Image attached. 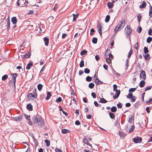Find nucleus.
Returning a JSON list of instances; mask_svg holds the SVG:
<instances>
[{
	"label": "nucleus",
	"mask_w": 152,
	"mask_h": 152,
	"mask_svg": "<svg viewBox=\"0 0 152 152\" xmlns=\"http://www.w3.org/2000/svg\"><path fill=\"white\" fill-rule=\"evenodd\" d=\"M32 120L34 124H37V125L39 126L44 124V121L42 118L39 116L37 115L34 116L32 118Z\"/></svg>",
	"instance_id": "1"
},
{
	"label": "nucleus",
	"mask_w": 152,
	"mask_h": 152,
	"mask_svg": "<svg viewBox=\"0 0 152 152\" xmlns=\"http://www.w3.org/2000/svg\"><path fill=\"white\" fill-rule=\"evenodd\" d=\"M125 20L124 19L122 20L117 25L114 29L115 31H117L121 29L124 26Z\"/></svg>",
	"instance_id": "2"
},
{
	"label": "nucleus",
	"mask_w": 152,
	"mask_h": 152,
	"mask_svg": "<svg viewBox=\"0 0 152 152\" xmlns=\"http://www.w3.org/2000/svg\"><path fill=\"white\" fill-rule=\"evenodd\" d=\"M125 35L127 37H129L131 34L132 32V29L130 28V26H128L125 30Z\"/></svg>",
	"instance_id": "3"
},
{
	"label": "nucleus",
	"mask_w": 152,
	"mask_h": 152,
	"mask_svg": "<svg viewBox=\"0 0 152 152\" xmlns=\"http://www.w3.org/2000/svg\"><path fill=\"white\" fill-rule=\"evenodd\" d=\"M127 97L129 99H131V102H134L136 99V97L133 96L132 94L131 93L128 94Z\"/></svg>",
	"instance_id": "4"
},
{
	"label": "nucleus",
	"mask_w": 152,
	"mask_h": 152,
	"mask_svg": "<svg viewBox=\"0 0 152 152\" xmlns=\"http://www.w3.org/2000/svg\"><path fill=\"white\" fill-rule=\"evenodd\" d=\"M142 139L141 138L137 137H134L133 139V142L135 143H139L142 142Z\"/></svg>",
	"instance_id": "5"
},
{
	"label": "nucleus",
	"mask_w": 152,
	"mask_h": 152,
	"mask_svg": "<svg viewBox=\"0 0 152 152\" xmlns=\"http://www.w3.org/2000/svg\"><path fill=\"white\" fill-rule=\"evenodd\" d=\"M37 96V94H36L35 95H33L31 93H29L27 95V97L29 99L33 100L36 98Z\"/></svg>",
	"instance_id": "6"
},
{
	"label": "nucleus",
	"mask_w": 152,
	"mask_h": 152,
	"mask_svg": "<svg viewBox=\"0 0 152 152\" xmlns=\"http://www.w3.org/2000/svg\"><path fill=\"white\" fill-rule=\"evenodd\" d=\"M140 76L141 78H142L143 80H145L146 79V76L145 71L142 70L140 74Z\"/></svg>",
	"instance_id": "7"
},
{
	"label": "nucleus",
	"mask_w": 152,
	"mask_h": 152,
	"mask_svg": "<svg viewBox=\"0 0 152 152\" xmlns=\"http://www.w3.org/2000/svg\"><path fill=\"white\" fill-rule=\"evenodd\" d=\"M31 56V54L29 52H27L25 55H21V56L22 58H28Z\"/></svg>",
	"instance_id": "8"
},
{
	"label": "nucleus",
	"mask_w": 152,
	"mask_h": 152,
	"mask_svg": "<svg viewBox=\"0 0 152 152\" xmlns=\"http://www.w3.org/2000/svg\"><path fill=\"white\" fill-rule=\"evenodd\" d=\"M12 81L14 83V85H15L16 81V78L18 75V74L17 73H13L12 75Z\"/></svg>",
	"instance_id": "9"
},
{
	"label": "nucleus",
	"mask_w": 152,
	"mask_h": 152,
	"mask_svg": "<svg viewBox=\"0 0 152 152\" xmlns=\"http://www.w3.org/2000/svg\"><path fill=\"white\" fill-rule=\"evenodd\" d=\"M97 28H98V31L100 35L101 36L102 34V24L100 23H99L98 24V25L97 26Z\"/></svg>",
	"instance_id": "10"
},
{
	"label": "nucleus",
	"mask_w": 152,
	"mask_h": 152,
	"mask_svg": "<svg viewBox=\"0 0 152 152\" xmlns=\"http://www.w3.org/2000/svg\"><path fill=\"white\" fill-rule=\"evenodd\" d=\"M120 93V90L118 91H116L115 92V95H114L113 96V98L114 99H115L117 98L119 96Z\"/></svg>",
	"instance_id": "11"
},
{
	"label": "nucleus",
	"mask_w": 152,
	"mask_h": 152,
	"mask_svg": "<svg viewBox=\"0 0 152 152\" xmlns=\"http://www.w3.org/2000/svg\"><path fill=\"white\" fill-rule=\"evenodd\" d=\"M23 117V116L22 115H20L18 117H15L14 118L15 121H21L22 120Z\"/></svg>",
	"instance_id": "12"
},
{
	"label": "nucleus",
	"mask_w": 152,
	"mask_h": 152,
	"mask_svg": "<svg viewBox=\"0 0 152 152\" xmlns=\"http://www.w3.org/2000/svg\"><path fill=\"white\" fill-rule=\"evenodd\" d=\"M44 41L45 45L48 46L49 42V39L45 37L44 38Z\"/></svg>",
	"instance_id": "13"
},
{
	"label": "nucleus",
	"mask_w": 152,
	"mask_h": 152,
	"mask_svg": "<svg viewBox=\"0 0 152 152\" xmlns=\"http://www.w3.org/2000/svg\"><path fill=\"white\" fill-rule=\"evenodd\" d=\"M11 21L13 24H15L17 23V20L15 17H12L11 19Z\"/></svg>",
	"instance_id": "14"
},
{
	"label": "nucleus",
	"mask_w": 152,
	"mask_h": 152,
	"mask_svg": "<svg viewBox=\"0 0 152 152\" xmlns=\"http://www.w3.org/2000/svg\"><path fill=\"white\" fill-rule=\"evenodd\" d=\"M110 53V49H107L104 53V57L105 58L107 57Z\"/></svg>",
	"instance_id": "15"
},
{
	"label": "nucleus",
	"mask_w": 152,
	"mask_h": 152,
	"mask_svg": "<svg viewBox=\"0 0 152 152\" xmlns=\"http://www.w3.org/2000/svg\"><path fill=\"white\" fill-rule=\"evenodd\" d=\"M33 106L31 104H28L27 105V109L29 111H31L33 110Z\"/></svg>",
	"instance_id": "16"
},
{
	"label": "nucleus",
	"mask_w": 152,
	"mask_h": 152,
	"mask_svg": "<svg viewBox=\"0 0 152 152\" xmlns=\"http://www.w3.org/2000/svg\"><path fill=\"white\" fill-rule=\"evenodd\" d=\"M145 82L144 80H142L139 83V86L141 88L143 87L145 85Z\"/></svg>",
	"instance_id": "17"
},
{
	"label": "nucleus",
	"mask_w": 152,
	"mask_h": 152,
	"mask_svg": "<svg viewBox=\"0 0 152 152\" xmlns=\"http://www.w3.org/2000/svg\"><path fill=\"white\" fill-rule=\"evenodd\" d=\"M33 64L31 62H29L27 65V66L26 67V68L27 69L29 70L30 69V67L33 66Z\"/></svg>",
	"instance_id": "18"
},
{
	"label": "nucleus",
	"mask_w": 152,
	"mask_h": 152,
	"mask_svg": "<svg viewBox=\"0 0 152 152\" xmlns=\"http://www.w3.org/2000/svg\"><path fill=\"white\" fill-rule=\"evenodd\" d=\"M70 132L69 130L66 129H63L62 130L61 133L63 134H67Z\"/></svg>",
	"instance_id": "19"
},
{
	"label": "nucleus",
	"mask_w": 152,
	"mask_h": 152,
	"mask_svg": "<svg viewBox=\"0 0 152 152\" xmlns=\"http://www.w3.org/2000/svg\"><path fill=\"white\" fill-rule=\"evenodd\" d=\"M36 31H38V33H40L42 31V29L40 27V25L39 24L37 27Z\"/></svg>",
	"instance_id": "20"
},
{
	"label": "nucleus",
	"mask_w": 152,
	"mask_h": 152,
	"mask_svg": "<svg viewBox=\"0 0 152 152\" xmlns=\"http://www.w3.org/2000/svg\"><path fill=\"white\" fill-rule=\"evenodd\" d=\"M107 5L109 8L111 9L113 7V2H109L107 3Z\"/></svg>",
	"instance_id": "21"
},
{
	"label": "nucleus",
	"mask_w": 152,
	"mask_h": 152,
	"mask_svg": "<svg viewBox=\"0 0 152 152\" xmlns=\"http://www.w3.org/2000/svg\"><path fill=\"white\" fill-rule=\"evenodd\" d=\"M144 57L146 60H149L150 59V56L148 53L144 55Z\"/></svg>",
	"instance_id": "22"
},
{
	"label": "nucleus",
	"mask_w": 152,
	"mask_h": 152,
	"mask_svg": "<svg viewBox=\"0 0 152 152\" xmlns=\"http://www.w3.org/2000/svg\"><path fill=\"white\" fill-rule=\"evenodd\" d=\"M146 6V3L144 1H143L141 5L140 6V8H142L145 7Z\"/></svg>",
	"instance_id": "23"
},
{
	"label": "nucleus",
	"mask_w": 152,
	"mask_h": 152,
	"mask_svg": "<svg viewBox=\"0 0 152 152\" xmlns=\"http://www.w3.org/2000/svg\"><path fill=\"white\" fill-rule=\"evenodd\" d=\"M95 82L96 84H101L102 83V82L100 81L99 80L98 78H96V79L95 80Z\"/></svg>",
	"instance_id": "24"
},
{
	"label": "nucleus",
	"mask_w": 152,
	"mask_h": 152,
	"mask_svg": "<svg viewBox=\"0 0 152 152\" xmlns=\"http://www.w3.org/2000/svg\"><path fill=\"white\" fill-rule=\"evenodd\" d=\"M109 115L110 118L112 119H114L115 118V115L113 113L111 112H109Z\"/></svg>",
	"instance_id": "25"
},
{
	"label": "nucleus",
	"mask_w": 152,
	"mask_h": 152,
	"mask_svg": "<svg viewBox=\"0 0 152 152\" xmlns=\"http://www.w3.org/2000/svg\"><path fill=\"white\" fill-rule=\"evenodd\" d=\"M117 108L115 106H113L111 108V111L112 112L115 113L117 111Z\"/></svg>",
	"instance_id": "26"
},
{
	"label": "nucleus",
	"mask_w": 152,
	"mask_h": 152,
	"mask_svg": "<svg viewBox=\"0 0 152 152\" xmlns=\"http://www.w3.org/2000/svg\"><path fill=\"white\" fill-rule=\"evenodd\" d=\"M51 96V95L50 94V93L49 92H48L47 94V96L46 98V100H48L50 99V96Z\"/></svg>",
	"instance_id": "27"
},
{
	"label": "nucleus",
	"mask_w": 152,
	"mask_h": 152,
	"mask_svg": "<svg viewBox=\"0 0 152 152\" xmlns=\"http://www.w3.org/2000/svg\"><path fill=\"white\" fill-rule=\"evenodd\" d=\"M45 143H46V146L48 147L50 145V141L46 139L45 140Z\"/></svg>",
	"instance_id": "28"
},
{
	"label": "nucleus",
	"mask_w": 152,
	"mask_h": 152,
	"mask_svg": "<svg viewBox=\"0 0 152 152\" xmlns=\"http://www.w3.org/2000/svg\"><path fill=\"white\" fill-rule=\"evenodd\" d=\"M43 87V85L41 84H39L37 85V88L39 91H40Z\"/></svg>",
	"instance_id": "29"
},
{
	"label": "nucleus",
	"mask_w": 152,
	"mask_h": 152,
	"mask_svg": "<svg viewBox=\"0 0 152 152\" xmlns=\"http://www.w3.org/2000/svg\"><path fill=\"white\" fill-rule=\"evenodd\" d=\"M107 102V101L103 98H102L101 99H100V100L99 101V102L103 103H106Z\"/></svg>",
	"instance_id": "30"
},
{
	"label": "nucleus",
	"mask_w": 152,
	"mask_h": 152,
	"mask_svg": "<svg viewBox=\"0 0 152 152\" xmlns=\"http://www.w3.org/2000/svg\"><path fill=\"white\" fill-rule=\"evenodd\" d=\"M149 14L150 18H152V7L151 5H150V9L149 12Z\"/></svg>",
	"instance_id": "31"
},
{
	"label": "nucleus",
	"mask_w": 152,
	"mask_h": 152,
	"mask_svg": "<svg viewBox=\"0 0 152 152\" xmlns=\"http://www.w3.org/2000/svg\"><path fill=\"white\" fill-rule=\"evenodd\" d=\"M83 142L86 144L90 145V144L89 143L87 139L86 138H85L83 140Z\"/></svg>",
	"instance_id": "32"
},
{
	"label": "nucleus",
	"mask_w": 152,
	"mask_h": 152,
	"mask_svg": "<svg viewBox=\"0 0 152 152\" xmlns=\"http://www.w3.org/2000/svg\"><path fill=\"white\" fill-rule=\"evenodd\" d=\"M133 118L132 115H131L129 118L128 122H129L132 124Z\"/></svg>",
	"instance_id": "33"
},
{
	"label": "nucleus",
	"mask_w": 152,
	"mask_h": 152,
	"mask_svg": "<svg viewBox=\"0 0 152 152\" xmlns=\"http://www.w3.org/2000/svg\"><path fill=\"white\" fill-rule=\"evenodd\" d=\"M119 134L120 137H124L126 136L125 133L121 132H119Z\"/></svg>",
	"instance_id": "34"
},
{
	"label": "nucleus",
	"mask_w": 152,
	"mask_h": 152,
	"mask_svg": "<svg viewBox=\"0 0 152 152\" xmlns=\"http://www.w3.org/2000/svg\"><path fill=\"white\" fill-rule=\"evenodd\" d=\"M110 15H107L106 16L105 19V22H106L107 23L110 20Z\"/></svg>",
	"instance_id": "35"
},
{
	"label": "nucleus",
	"mask_w": 152,
	"mask_h": 152,
	"mask_svg": "<svg viewBox=\"0 0 152 152\" xmlns=\"http://www.w3.org/2000/svg\"><path fill=\"white\" fill-rule=\"evenodd\" d=\"M88 86L90 88L92 89L94 86V85L93 83H91L89 84Z\"/></svg>",
	"instance_id": "36"
},
{
	"label": "nucleus",
	"mask_w": 152,
	"mask_h": 152,
	"mask_svg": "<svg viewBox=\"0 0 152 152\" xmlns=\"http://www.w3.org/2000/svg\"><path fill=\"white\" fill-rule=\"evenodd\" d=\"M144 53L145 54L147 53L148 52H149L148 50V48L145 47L144 48Z\"/></svg>",
	"instance_id": "37"
},
{
	"label": "nucleus",
	"mask_w": 152,
	"mask_h": 152,
	"mask_svg": "<svg viewBox=\"0 0 152 152\" xmlns=\"http://www.w3.org/2000/svg\"><path fill=\"white\" fill-rule=\"evenodd\" d=\"M147 42L149 43L152 41V38L151 37H148L147 39Z\"/></svg>",
	"instance_id": "38"
},
{
	"label": "nucleus",
	"mask_w": 152,
	"mask_h": 152,
	"mask_svg": "<svg viewBox=\"0 0 152 152\" xmlns=\"http://www.w3.org/2000/svg\"><path fill=\"white\" fill-rule=\"evenodd\" d=\"M97 39L96 37H94L92 39V42L94 44L97 43Z\"/></svg>",
	"instance_id": "39"
},
{
	"label": "nucleus",
	"mask_w": 152,
	"mask_h": 152,
	"mask_svg": "<svg viewBox=\"0 0 152 152\" xmlns=\"http://www.w3.org/2000/svg\"><path fill=\"white\" fill-rule=\"evenodd\" d=\"M134 125L132 126H131L130 129L129 131V133H130L132 132L134 130Z\"/></svg>",
	"instance_id": "40"
},
{
	"label": "nucleus",
	"mask_w": 152,
	"mask_h": 152,
	"mask_svg": "<svg viewBox=\"0 0 152 152\" xmlns=\"http://www.w3.org/2000/svg\"><path fill=\"white\" fill-rule=\"evenodd\" d=\"M84 66V61L83 60H82L80 64V67H83Z\"/></svg>",
	"instance_id": "41"
},
{
	"label": "nucleus",
	"mask_w": 152,
	"mask_h": 152,
	"mask_svg": "<svg viewBox=\"0 0 152 152\" xmlns=\"http://www.w3.org/2000/svg\"><path fill=\"white\" fill-rule=\"evenodd\" d=\"M8 77V75H5L3 76L2 77V80H5Z\"/></svg>",
	"instance_id": "42"
},
{
	"label": "nucleus",
	"mask_w": 152,
	"mask_h": 152,
	"mask_svg": "<svg viewBox=\"0 0 152 152\" xmlns=\"http://www.w3.org/2000/svg\"><path fill=\"white\" fill-rule=\"evenodd\" d=\"M136 89V88H131L129 89V93L133 92H134Z\"/></svg>",
	"instance_id": "43"
},
{
	"label": "nucleus",
	"mask_w": 152,
	"mask_h": 152,
	"mask_svg": "<svg viewBox=\"0 0 152 152\" xmlns=\"http://www.w3.org/2000/svg\"><path fill=\"white\" fill-rule=\"evenodd\" d=\"M24 116L27 120L29 121L30 120V115H27L26 114H24Z\"/></svg>",
	"instance_id": "44"
},
{
	"label": "nucleus",
	"mask_w": 152,
	"mask_h": 152,
	"mask_svg": "<svg viewBox=\"0 0 152 152\" xmlns=\"http://www.w3.org/2000/svg\"><path fill=\"white\" fill-rule=\"evenodd\" d=\"M73 21H75L76 20V19L77 16H78V14L75 15V14H73Z\"/></svg>",
	"instance_id": "45"
},
{
	"label": "nucleus",
	"mask_w": 152,
	"mask_h": 152,
	"mask_svg": "<svg viewBox=\"0 0 152 152\" xmlns=\"http://www.w3.org/2000/svg\"><path fill=\"white\" fill-rule=\"evenodd\" d=\"M86 80L87 81L90 82L92 78L89 76H88L86 77Z\"/></svg>",
	"instance_id": "46"
},
{
	"label": "nucleus",
	"mask_w": 152,
	"mask_h": 152,
	"mask_svg": "<svg viewBox=\"0 0 152 152\" xmlns=\"http://www.w3.org/2000/svg\"><path fill=\"white\" fill-rule=\"evenodd\" d=\"M10 22L9 19H8L7 21V29H9L10 28Z\"/></svg>",
	"instance_id": "47"
},
{
	"label": "nucleus",
	"mask_w": 152,
	"mask_h": 152,
	"mask_svg": "<svg viewBox=\"0 0 152 152\" xmlns=\"http://www.w3.org/2000/svg\"><path fill=\"white\" fill-rule=\"evenodd\" d=\"M87 52V50H83L81 51L80 52V54L81 55H84L85 53H86Z\"/></svg>",
	"instance_id": "48"
},
{
	"label": "nucleus",
	"mask_w": 152,
	"mask_h": 152,
	"mask_svg": "<svg viewBox=\"0 0 152 152\" xmlns=\"http://www.w3.org/2000/svg\"><path fill=\"white\" fill-rule=\"evenodd\" d=\"M137 20L139 22H140V20L141 19V16L140 14H138L137 15Z\"/></svg>",
	"instance_id": "49"
},
{
	"label": "nucleus",
	"mask_w": 152,
	"mask_h": 152,
	"mask_svg": "<svg viewBox=\"0 0 152 152\" xmlns=\"http://www.w3.org/2000/svg\"><path fill=\"white\" fill-rule=\"evenodd\" d=\"M133 51L132 50V49H131L129 53V54L128 56V57L129 58H130L131 55L132 54Z\"/></svg>",
	"instance_id": "50"
},
{
	"label": "nucleus",
	"mask_w": 152,
	"mask_h": 152,
	"mask_svg": "<svg viewBox=\"0 0 152 152\" xmlns=\"http://www.w3.org/2000/svg\"><path fill=\"white\" fill-rule=\"evenodd\" d=\"M84 72L88 74L89 73L90 70L86 68L84 69Z\"/></svg>",
	"instance_id": "51"
},
{
	"label": "nucleus",
	"mask_w": 152,
	"mask_h": 152,
	"mask_svg": "<svg viewBox=\"0 0 152 152\" xmlns=\"http://www.w3.org/2000/svg\"><path fill=\"white\" fill-rule=\"evenodd\" d=\"M62 101V98L61 97H59L58 99H57L56 100V102L57 103H58V102H61Z\"/></svg>",
	"instance_id": "52"
},
{
	"label": "nucleus",
	"mask_w": 152,
	"mask_h": 152,
	"mask_svg": "<svg viewBox=\"0 0 152 152\" xmlns=\"http://www.w3.org/2000/svg\"><path fill=\"white\" fill-rule=\"evenodd\" d=\"M142 30V28L140 26V27L139 26L138 28V30H137V32L138 33H140L141 32Z\"/></svg>",
	"instance_id": "53"
},
{
	"label": "nucleus",
	"mask_w": 152,
	"mask_h": 152,
	"mask_svg": "<svg viewBox=\"0 0 152 152\" xmlns=\"http://www.w3.org/2000/svg\"><path fill=\"white\" fill-rule=\"evenodd\" d=\"M92 96L94 98H95L96 97V95L95 93L94 92H92L91 94Z\"/></svg>",
	"instance_id": "54"
},
{
	"label": "nucleus",
	"mask_w": 152,
	"mask_h": 152,
	"mask_svg": "<svg viewBox=\"0 0 152 152\" xmlns=\"http://www.w3.org/2000/svg\"><path fill=\"white\" fill-rule=\"evenodd\" d=\"M117 107L119 108H121L122 107V104L121 103H119L117 104Z\"/></svg>",
	"instance_id": "55"
},
{
	"label": "nucleus",
	"mask_w": 152,
	"mask_h": 152,
	"mask_svg": "<svg viewBox=\"0 0 152 152\" xmlns=\"http://www.w3.org/2000/svg\"><path fill=\"white\" fill-rule=\"evenodd\" d=\"M106 58V61L108 63H110L111 62V59L110 58L107 57Z\"/></svg>",
	"instance_id": "56"
},
{
	"label": "nucleus",
	"mask_w": 152,
	"mask_h": 152,
	"mask_svg": "<svg viewBox=\"0 0 152 152\" xmlns=\"http://www.w3.org/2000/svg\"><path fill=\"white\" fill-rule=\"evenodd\" d=\"M134 48L136 50L138 49V42L136 43L134 45Z\"/></svg>",
	"instance_id": "57"
},
{
	"label": "nucleus",
	"mask_w": 152,
	"mask_h": 152,
	"mask_svg": "<svg viewBox=\"0 0 152 152\" xmlns=\"http://www.w3.org/2000/svg\"><path fill=\"white\" fill-rule=\"evenodd\" d=\"M152 32V29L151 28H150L148 31V34L149 35H152L151 33Z\"/></svg>",
	"instance_id": "58"
},
{
	"label": "nucleus",
	"mask_w": 152,
	"mask_h": 152,
	"mask_svg": "<svg viewBox=\"0 0 152 152\" xmlns=\"http://www.w3.org/2000/svg\"><path fill=\"white\" fill-rule=\"evenodd\" d=\"M95 59L97 61H98L100 59V57L99 55H96L95 57Z\"/></svg>",
	"instance_id": "59"
},
{
	"label": "nucleus",
	"mask_w": 152,
	"mask_h": 152,
	"mask_svg": "<svg viewBox=\"0 0 152 152\" xmlns=\"http://www.w3.org/2000/svg\"><path fill=\"white\" fill-rule=\"evenodd\" d=\"M75 124L77 125H79L80 124V122L79 121L76 120L75 122Z\"/></svg>",
	"instance_id": "60"
},
{
	"label": "nucleus",
	"mask_w": 152,
	"mask_h": 152,
	"mask_svg": "<svg viewBox=\"0 0 152 152\" xmlns=\"http://www.w3.org/2000/svg\"><path fill=\"white\" fill-rule=\"evenodd\" d=\"M151 89V87L150 86H148L146 87L145 88V91H147L148 90H150Z\"/></svg>",
	"instance_id": "61"
},
{
	"label": "nucleus",
	"mask_w": 152,
	"mask_h": 152,
	"mask_svg": "<svg viewBox=\"0 0 152 152\" xmlns=\"http://www.w3.org/2000/svg\"><path fill=\"white\" fill-rule=\"evenodd\" d=\"M13 0H12L10 2H7V4H9V5H12V4H13Z\"/></svg>",
	"instance_id": "62"
},
{
	"label": "nucleus",
	"mask_w": 152,
	"mask_h": 152,
	"mask_svg": "<svg viewBox=\"0 0 152 152\" xmlns=\"http://www.w3.org/2000/svg\"><path fill=\"white\" fill-rule=\"evenodd\" d=\"M55 150L56 152H63L61 149H56Z\"/></svg>",
	"instance_id": "63"
},
{
	"label": "nucleus",
	"mask_w": 152,
	"mask_h": 152,
	"mask_svg": "<svg viewBox=\"0 0 152 152\" xmlns=\"http://www.w3.org/2000/svg\"><path fill=\"white\" fill-rule=\"evenodd\" d=\"M103 67L105 69L107 70L108 67L107 66L106 64H104L103 66Z\"/></svg>",
	"instance_id": "64"
}]
</instances>
